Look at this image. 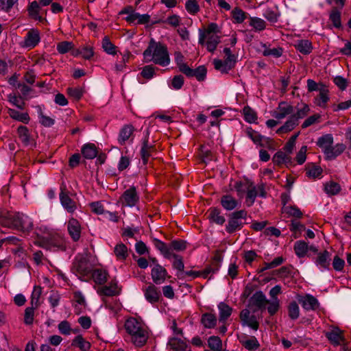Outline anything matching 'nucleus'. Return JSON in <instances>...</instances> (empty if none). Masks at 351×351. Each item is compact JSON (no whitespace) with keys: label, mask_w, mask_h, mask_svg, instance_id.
Returning <instances> with one entry per match:
<instances>
[{"label":"nucleus","mask_w":351,"mask_h":351,"mask_svg":"<svg viewBox=\"0 0 351 351\" xmlns=\"http://www.w3.org/2000/svg\"><path fill=\"white\" fill-rule=\"evenodd\" d=\"M143 57L146 62H154L161 66L170 64V56L165 45L151 39L148 47L144 51Z\"/></svg>","instance_id":"nucleus-1"},{"label":"nucleus","mask_w":351,"mask_h":351,"mask_svg":"<svg viewBox=\"0 0 351 351\" xmlns=\"http://www.w3.org/2000/svg\"><path fill=\"white\" fill-rule=\"evenodd\" d=\"M125 328L135 346L142 347L146 343L148 332L136 319L134 317L128 319L125 323Z\"/></svg>","instance_id":"nucleus-2"},{"label":"nucleus","mask_w":351,"mask_h":351,"mask_svg":"<svg viewBox=\"0 0 351 351\" xmlns=\"http://www.w3.org/2000/svg\"><path fill=\"white\" fill-rule=\"evenodd\" d=\"M155 247L160 252L163 256L167 259L171 258L173 254V250L176 252L184 251L186 248V242L183 240H173L169 245H167L165 242L155 239L154 240Z\"/></svg>","instance_id":"nucleus-3"},{"label":"nucleus","mask_w":351,"mask_h":351,"mask_svg":"<svg viewBox=\"0 0 351 351\" xmlns=\"http://www.w3.org/2000/svg\"><path fill=\"white\" fill-rule=\"evenodd\" d=\"M247 213L245 210H240L232 212L228 216V223L226 225V231L228 234H232L237 231L241 230L247 219Z\"/></svg>","instance_id":"nucleus-4"},{"label":"nucleus","mask_w":351,"mask_h":351,"mask_svg":"<svg viewBox=\"0 0 351 351\" xmlns=\"http://www.w3.org/2000/svg\"><path fill=\"white\" fill-rule=\"evenodd\" d=\"M11 219L13 226L18 230L29 232L32 229L33 223L31 219L23 213H16Z\"/></svg>","instance_id":"nucleus-5"},{"label":"nucleus","mask_w":351,"mask_h":351,"mask_svg":"<svg viewBox=\"0 0 351 351\" xmlns=\"http://www.w3.org/2000/svg\"><path fill=\"white\" fill-rule=\"evenodd\" d=\"M53 0H38L30 3L28 6L29 15L36 21H43L44 18L40 14L43 10L41 6H47L51 4Z\"/></svg>","instance_id":"nucleus-6"},{"label":"nucleus","mask_w":351,"mask_h":351,"mask_svg":"<svg viewBox=\"0 0 351 351\" xmlns=\"http://www.w3.org/2000/svg\"><path fill=\"white\" fill-rule=\"evenodd\" d=\"M73 269L79 274L86 276L91 272L93 266L86 256L77 255L73 262Z\"/></svg>","instance_id":"nucleus-7"},{"label":"nucleus","mask_w":351,"mask_h":351,"mask_svg":"<svg viewBox=\"0 0 351 351\" xmlns=\"http://www.w3.org/2000/svg\"><path fill=\"white\" fill-rule=\"evenodd\" d=\"M59 197L61 205L68 213H73L77 209L76 202L70 197L64 184H62L60 186Z\"/></svg>","instance_id":"nucleus-8"},{"label":"nucleus","mask_w":351,"mask_h":351,"mask_svg":"<svg viewBox=\"0 0 351 351\" xmlns=\"http://www.w3.org/2000/svg\"><path fill=\"white\" fill-rule=\"evenodd\" d=\"M149 130L147 129L144 132V137L142 139V147L141 149V156L143 165H147L152 154L155 151L153 145L149 143Z\"/></svg>","instance_id":"nucleus-9"},{"label":"nucleus","mask_w":351,"mask_h":351,"mask_svg":"<svg viewBox=\"0 0 351 351\" xmlns=\"http://www.w3.org/2000/svg\"><path fill=\"white\" fill-rule=\"evenodd\" d=\"M120 200L123 206L129 207L134 206L139 200L136 188L132 186L125 190L120 197Z\"/></svg>","instance_id":"nucleus-10"},{"label":"nucleus","mask_w":351,"mask_h":351,"mask_svg":"<svg viewBox=\"0 0 351 351\" xmlns=\"http://www.w3.org/2000/svg\"><path fill=\"white\" fill-rule=\"evenodd\" d=\"M239 317L243 326H248L254 330L258 329L259 322L256 317L251 314L248 308L243 309L240 312Z\"/></svg>","instance_id":"nucleus-11"},{"label":"nucleus","mask_w":351,"mask_h":351,"mask_svg":"<svg viewBox=\"0 0 351 351\" xmlns=\"http://www.w3.org/2000/svg\"><path fill=\"white\" fill-rule=\"evenodd\" d=\"M40 40L39 31L36 29H31L27 32L21 46L23 47L32 49L40 43Z\"/></svg>","instance_id":"nucleus-12"},{"label":"nucleus","mask_w":351,"mask_h":351,"mask_svg":"<svg viewBox=\"0 0 351 351\" xmlns=\"http://www.w3.org/2000/svg\"><path fill=\"white\" fill-rule=\"evenodd\" d=\"M299 303L306 311H315L319 307L317 299L311 294H306L304 296H298Z\"/></svg>","instance_id":"nucleus-13"},{"label":"nucleus","mask_w":351,"mask_h":351,"mask_svg":"<svg viewBox=\"0 0 351 351\" xmlns=\"http://www.w3.org/2000/svg\"><path fill=\"white\" fill-rule=\"evenodd\" d=\"M121 290V288L118 285L117 280L113 279L110 281L108 285H104L99 287L97 290V293L100 295L114 296L119 295Z\"/></svg>","instance_id":"nucleus-14"},{"label":"nucleus","mask_w":351,"mask_h":351,"mask_svg":"<svg viewBox=\"0 0 351 351\" xmlns=\"http://www.w3.org/2000/svg\"><path fill=\"white\" fill-rule=\"evenodd\" d=\"M67 230L72 240L78 241L81 237L82 226L75 218H71L66 223Z\"/></svg>","instance_id":"nucleus-15"},{"label":"nucleus","mask_w":351,"mask_h":351,"mask_svg":"<svg viewBox=\"0 0 351 351\" xmlns=\"http://www.w3.org/2000/svg\"><path fill=\"white\" fill-rule=\"evenodd\" d=\"M135 129L134 126L131 124H127L123 125L119 133L118 136V143L121 145H125L126 141H130V143L133 142L134 136L133 133L134 132Z\"/></svg>","instance_id":"nucleus-16"},{"label":"nucleus","mask_w":351,"mask_h":351,"mask_svg":"<svg viewBox=\"0 0 351 351\" xmlns=\"http://www.w3.org/2000/svg\"><path fill=\"white\" fill-rule=\"evenodd\" d=\"M293 112V106L287 102H280L276 110L272 113V116L278 120H281L291 115Z\"/></svg>","instance_id":"nucleus-17"},{"label":"nucleus","mask_w":351,"mask_h":351,"mask_svg":"<svg viewBox=\"0 0 351 351\" xmlns=\"http://www.w3.org/2000/svg\"><path fill=\"white\" fill-rule=\"evenodd\" d=\"M267 302L268 300H267L265 294L262 291H259L254 293L250 298L248 306H255L258 309H263L265 308Z\"/></svg>","instance_id":"nucleus-18"},{"label":"nucleus","mask_w":351,"mask_h":351,"mask_svg":"<svg viewBox=\"0 0 351 351\" xmlns=\"http://www.w3.org/2000/svg\"><path fill=\"white\" fill-rule=\"evenodd\" d=\"M330 256L331 254L327 250L317 254V256L315 259V263L322 271L329 269Z\"/></svg>","instance_id":"nucleus-19"},{"label":"nucleus","mask_w":351,"mask_h":351,"mask_svg":"<svg viewBox=\"0 0 351 351\" xmlns=\"http://www.w3.org/2000/svg\"><path fill=\"white\" fill-rule=\"evenodd\" d=\"M199 39L198 43L201 45H204L205 37L213 34H219L221 33V29L218 25L215 23H210L208 25L207 28L205 29H199Z\"/></svg>","instance_id":"nucleus-20"},{"label":"nucleus","mask_w":351,"mask_h":351,"mask_svg":"<svg viewBox=\"0 0 351 351\" xmlns=\"http://www.w3.org/2000/svg\"><path fill=\"white\" fill-rule=\"evenodd\" d=\"M167 347L171 351H191L186 341L178 337L169 338Z\"/></svg>","instance_id":"nucleus-21"},{"label":"nucleus","mask_w":351,"mask_h":351,"mask_svg":"<svg viewBox=\"0 0 351 351\" xmlns=\"http://www.w3.org/2000/svg\"><path fill=\"white\" fill-rule=\"evenodd\" d=\"M151 275L154 282L160 285L165 282L167 271L163 267L156 263L152 269Z\"/></svg>","instance_id":"nucleus-22"},{"label":"nucleus","mask_w":351,"mask_h":351,"mask_svg":"<svg viewBox=\"0 0 351 351\" xmlns=\"http://www.w3.org/2000/svg\"><path fill=\"white\" fill-rule=\"evenodd\" d=\"M326 337L334 346H339L344 341L343 331L339 328H335L326 333Z\"/></svg>","instance_id":"nucleus-23"},{"label":"nucleus","mask_w":351,"mask_h":351,"mask_svg":"<svg viewBox=\"0 0 351 351\" xmlns=\"http://www.w3.org/2000/svg\"><path fill=\"white\" fill-rule=\"evenodd\" d=\"M125 21L130 23L147 24L150 21V16L148 14H141L134 12L125 17Z\"/></svg>","instance_id":"nucleus-24"},{"label":"nucleus","mask_w":351,"mask_h":351,"mask_svg":"<svg viewBox=\"0 0 351 351\" xmlns=\"http://www.w3.org/2000/svg\"><path fill=\"white\" fill-rule=\"evenodd\" d=\"M206 71L204 66H199L195 69L189 67L184 74L189 77H195L198 81H203L206 77Z\"/></svg>","instance_id":"nucleus-25"},{"label":"nucleus","mask_w":351,"mask_h":351,"mask_svg":"<svg viewBox=\"0 0 351 351\" xmlns=\"http://www.w3.org/2000/svg\"><path fill=\"white\" fill-rule=\"evenodd\" d=\"M222 207L228 211H230L237 208L239 202L230 195H224L220 200Z\"/></svg>","instance_id":"nucleus-26"},{"label":"nucleus","mask_w":351,"mask_h":351,"mask_svg":"<svg viewBox=\"0 0 351 351\" xmlns=\"http://www.w3.org/2000/svg\"><path fill=\"white\" fill-rule=\"evenodd\" d=\"M221 42V36L219 34H213L205 37L204 45L210 52H214L219 43Z\"/></svg>","instance_id":"nucleus-27"},{"label":"nucleus","mask_w":351,"mask_h":351,"mask_svg":"<svg viewBox=\"0 0 351 351\" xmlns=\"http://www.w3.org/2000/svg\"><path fill=\"white\" fill-rule=\"evenodd\" d=\"M262 47L263 49V55L266 57H272L274 58H278L282 56L284 52L283 48L280 47L271 48L270 47L269 45H267V44H263Z\"/></svg>","instance_id":"nucleus-28"},{"label":"nucleus","mask_w":351,"mask_h":351,"mask_svg":"<svg viewBox=\"0 0 351 351\" xmlns=\"http://www.w3.org/2000/svg\"><path fill=\"white\" fill-rule=\"evenodd\" d=\"M146 300L150 303L157 302L159 300L160 293L154 285H149L144 291Z\"/></svg>","instance_id":"nucleus-29"},{"label":"nucleus","mask_w":351,"mask_h":351,"mask_svg":"<svg viewBox=\"0 0 351 351\" xmlns=\"http://www.w3.org/2000/svg\"><path fill=\"white\" fill-rule=\"evenodd\" d=\"M239 341L245 347V348L250 351H254L257 350L260 346L258 340L254 336L250 338H247L245 336H243L239 337Z\"/></svg>","instance_id":"nucleus-30"},{"label":"nucleus","mask_w":351,"mask_h":351,"mask_svg":"<svg viewBox=\"0 0 351 351\" xmlns=\"http://www.w3.org/2000/svg\"><path fill=\"white\" fill-rule=\"evenodd\" d=\"M209 220L218 225H223L226 221L225 217L221 215L220 209L213 207L208 210Z\"/></svg>","instance_id":"nucleus-31"},{"label":"nucleus","mask_w":351,"mask_h":351,"mask_svg":"<svg viewBox=\"0 0 351 351\" xmlns=\"http://www.w3.org/2000/svg\"><path fill=\"white\" fill-rule=\"evenodd\" d=\"M345 149L346 145L343 143H337L334 146L332 145L325 155L326 158L328 160L335 159L336 157L342 154Z\"/></svg>","instance_id":"nucleus-32"},{"label":"nucleus","mask_w":351,"mask_h":351,"mask_svg":"<svg viewBox=\"0 0 351 351\" xmlns=\"http://www.w3.org/2000/svg\"><path fill=\"white\" fill-rule=\"evenodd\" d=\"M329 90L326 86L322 87L319 91V95L315 98V104L321 107L325 108L327 102L329 101Z\"/></svg>","instance_id":"nucleus-33"},{"label":"nucleus","mask_w":351,"mask_h":351,"mask_svg":"<svg viewBox=\"0 0 351 351\" xmlns=\"http://www.w3.org/2000/svg\"><path fill=\"white\" fill-rule=\"evenodd\" d=\"M333 143V137L330 134H327L320 136L317 142V145L322 149L324 155L328 151L329 147Z\"/></svg>","instance_id":"nucleus-34"},{"label":"nucleus","mask_w":351,"mask_h":351,"mask_svg":"<svg viewBox=\"0 0 351 351\" xmlns=\"http://www.w3.org/2000/svg\"><path fill=\"white\" fill-rule=\"evenodd\" d=\"M219 322L225 323L232 313V308L225 302H220L218 304Z\"/></svg>","instance_id":"nucleus-35"},{"label":"nucleus","mask_w":351,"mask_h":351,"mask_svg":"<svg viewBox=\"0 0 351 351\" xmlns=\"http://www.w3.org/2000/svg\"><path fill=\"white\" fill-rule=\"evenodd\" d=\"M114 254L119 261H124L129 256L128 249L123 243L117 244L114 248Z\"/></svg>","instance_id":"nucleus-36"},{"label":"nucleus","mask_w":351,"mask_h":351,"mask_svg":"<svg viewBox=\"0 0 351 351\" xmlns=\"http://www.w3.org/2000/svg\"><path fill=\"white\" fill-rule=\"evenodd\" d=\"M71 346L78 348L81 351H89L91 345L81 335H79L73 339Z\"/></svg>","instance_id":"nucleus-37"},{"label":"nucleus","mask_w":351,"mask_h":351,"mask_svg":"<svg viewBox=\"0 0 351 351\" xmlns=\"http://www.w3.org/2000/svg\"><path fill=\"white\" fill-rule=\"evenodd\" d=\"M83 156L86 159H93L97 155V147L93 143L84 144L81 149Z\"/></svg>","instance_id":"nucleus-38"},{"label":"nucleus","mask_w":351,"mask_h":351,"mask_svg":"<svg viewBox=\"0 0 351 351\" xmlns=\"http://www.w3.org/2000/svg\"><path fill=\"white\" fill-rule=\"evenodd\" d=\"M8 113L12 119L23 123L27 124L30 120V117L27 112L21 113L14 109L8 108Z\"/></svg>","instance_id":"nucleus-39"},{"label":"nucleus","mask_w":351,"mask_h":351,"mask_svg":"<svg viewBox=\"0 0 351 351\" xmlns=\"http://www.w3.org/2000/svg\"><path fill=\"white\" fill-rule=\"evenodd\" d=\"M298 125V122L295 121V120L290 116L285 123L276 130V133L278 134L288 133L292 131Z\"/></svg>","instance_id":"nucleus-40"},{"label":"nucleus","mask_w":351,"mask_h":351,"mask_svg":"<svg viewBox=\"0 0 351 351\" xmlns=\"http://www.w3.org/2000/svg\"><path fill=\"white\" fill-rule=\"evenodd\" d=\"M74 56L80 55L83 58L89 60L90 59L93 55V49L90 45H83L77 49L73 52Z\"/></svg>","instance_id":"nucleus-41"},{"label":"nucleus","mask_w":351,"mask_h":351,"mask_svg":"<svg viewBox=\"0 0 351 351\" xmlns=\"http://www.w3.org/2000/svg\"><path fill=\"white\" fill-rule=\"evenodd\" d=\"M252 182L249 180H245L243 181L237 182L234 184V189L237 192L239 197H242L247 191L251 187Z\"/></svg>","instance_id":"nucleus-42"},{"label":"nucleus","mask_w":351,"mask_h":351,"mask_svg":"<svg viewBox=\"0 0 351 351\" xmlns=\"http://www.w3.org/2000/svg\"><path fill=\"white\" fill-rule=\"evenodd\" d=\"M295 47L298 51L304 55L309 54L313 49L311 43L308 40H298Z\"/></svg>","instance_id":"nucleus-43"},{"label":"nucleus","mask_w":351,"mask_h":351,"mask_svg":"<svg viewBox=\"0 0 351 351\" xmlns=\"http://www.w3.org/2000/svg\"><path fill=\"white\" fill-rule=\"evenodd\" d=\"M202 324L205 328H213L217 325V317L212 313H204L202 316Z\"/></svg>","instance_id":"nucleus-44"},{"label":"nucleus","mask_w":351,"mask_h":351,"mask_svg":"<svg viewBox=\"0 0 351 351\" xmlns=\"http://www.w3.org/2000/svg\"><path fill=\"white\" fill-rule=\"evenodd\" d=\"M213 64L216 70L220 71L223 73H227L234 66L226 60L223 62L219 59H215Z\"/></svg>","instance_id":"nucleus-45"},{"label":"nucleus","mask_w":351,"mask_h":351,"mask_svg":"<svg viewBox=\"0 0 351 351\" xmlns=\"http://www.w3.org/2000/svg\"><path fill=\"white\" fill-rule=\"evenodd\" d=\"M308 250V244L304 241H298L294 245V251L299 258L306 256Z\"/></svg>","instance_id":"nucleus-46"},{"label":"nucleus","mask_w":351,"mask_h":351,"mask_svg":"<svg viewBox=\"0 0 351 351\" xmlns=\"http://www.w3.org/2000/svg\"><path fill=\"white\" fill-rule=\"evenodd\" d=\"M17 134L23 144L27 145L30 143V134L26 126L20 125L17 129Z\"/></svg>","instance_id":"nucleus-47"},{"label":"nucleus","mask_w":351,"mask_h":351,"mask_svg":"<svg viewBox=\"0 0 351 351\" xmlns=\"http://www.w3.org/2000/svg\"><path fill=\"white\" fill-rule=\"evenodd\" d=\"M272 160L276 165H280L282 164L290 162L291 158L286 153L279 151L274 154Z\"/></svg>","instance_id":"nucleus-48"},{"label":"nucleus","mask_w":351,"mask_h":351,"mask_svg":"<svg viewBox=\"0 0 351 351\" xmlns=\"http://www.w3.org/2000/svg\"><path fill=\"white\" fill-rule=\"evenodd\" d=\"M94 281L99 285L104 284L107 280L108 273L105 270L95 269L93 274Z\"/></svg>","instance_id":"nucleus-49"},{"label":"nucleus","mask_w":351,"mask_h":351,"mask_svg":"<svg viewBox=\"0 0 351 351\" xmlns=\"http://www.w3.org/2000/svg\"><path fill=\"white\" fill-rule=\"evenodd\" d=\"M282 213L287 215L288 217H294L297 219L301 218L303 215V213L298 207L291 206H284Z\"/></svg>","instance_id":"nucleus-50"},{"label":"nucleus","mask_w":351,"mask_h":351,"mask_svg":"<svg viewBox=\"0 0 351 351\" xmlns=\"http://www.w3.org/2000/svg\"><path fill=\"white\" fill-rule=\"evenodd\" d=\"M246 194V204L250 207L254 203L255 199L258 195V190L254 183H252L251 187L247 191Z\"/></svg>","instance_id":"nucleus-51"},{"label":"nucleus","mask_w":351,"mask_h":351,"mask_svg":"<svg viewBox=\"0 0 351 351\" xmlns=\"http://www.w3.org/2000/svg\"><path fill=\"white\" fill-rule=\"evenodd\" d=\"M250 25L255 30L261 32L266 28V22L258 17H250Z\"/></svg>","instance_id":"nucleus-52"},{"label":"nucleus","mask_w":351,"mask_h":351,"mask_svg":"<svg viewBox=\"0 0 351 351\" xmlns=\"http://www.w3.org/2000/svg\"><path fill=\"white\" fill-rule=\"evenodd\" d=\"M310 108L307 104H303L300 108H298L295 113H292V117L295 121L299 123V120L304 118L309 112Z\"/></svg>","instance_id":"nucleus-53"},{"label":"nucleus","mask_w":351,"mask_h":351,"mask_svg":"<svg viewBox=\"0 0 351 351\" xmlns=\"http://www.w3.org/2000/svg\"><path fill=\"white\" fill-rule=\"evenodd\" d=\"M38 307L28 306L25 309L24 313V324L26 325H32L34 319V311Z\"/></svg>","instance_id":"nucleus-54"},{"label":"nucleus","mask_w":351,"mask_h":351,"mask_svg":"<svg viewBox=\"0 0 351 351\" xmlns=\"http://www.w3.org/2000/svg\"><path fill=\"white\" fill-rule=\"evenodd\" d=\"M263 16L271 24H274L278 21L280 13L274 11L271 9H267L263 13Z\"/></svg>","instance_id":"nucleus-55"},{"label":"nucleus","mask_w":351,"mask_h":351,"mask_svg":"<svg viewBox=\"0 0 351 351\" xmlns=\"http://www.w3.org/2000/svg\"><path fill=\"white\" fill-rule=\"evenodd\" d=\"M289 317L291 319H297L300 316V308L296 302H291L288 306Z\"/></svg>","instance_id":"nucleus-56"},{"label":"nucleus","mask_w":351,"mask_h":351,"mask_svg":"<svg viewBox=\"0 0 351 351\" xmlns=\"http://www.w3.org/2000/svg\"><path fill=\"white\" fill-rule=\"evenodd\" d=\"M245 120L248 123H254L257 119L256 112L249 106H245L243 109Z\"/></svg>","instance_id":"nucleus-57"},{"label":"nucleus","mask_w":351,"mask_h":351,"mask_svg":"<svg viewBox=\"0 0 351 351\" xmlns=\"http://www.w3.org/2000/svg\"><path fill=\"white\" fill-rule=\"evenodd\" d=\"M102 48L108 54L115 55L117 53L116 46L106 36L102 40Z\"/></svg>","instance_id":"nucleus-58"},{"label":"nucleus","mask_w":351,"mask_h":351,"mask_svg":"<svg viewBox=\"0 0 351 351\" xmlns=\"http://www.w3.org/2000/svg\"><path fill=\"white\" fill-rule=\"evenodd\" d=\"M73 300L76 304L75 305V308L76 310V313L80 314L81 313L80 308L78 307V306H84L86 305V301L84 296L82 295V293L80 291H75L73 294Z\"/></svg>","instance_id":"nucleus-59"},{"label":"nucleus","mask_w":351,"mask_h":351,"mask_svg":"<svg viewBox=\"0 0 351 351\" xmlns=\"http://www.w3.org/2000/svg\"><path fill=\"white\" fill-rule=\"evenodd\" d=\"M208 343L209 348L214 351H220L222 348V342L219 337L212 336L208 338Z\"/></svg>","instance_id":"nucleus-60"},{"label":"nucleus","mask_w":351,"mask_h":351,"mask_svg":"<svg viewBox=\"0 0 351 351\" xmlns=\"http://www.w3.org/2000/svg\"><path fill=\"white\" fill-rule=\"evenodd\" d=\"M42 293V289L39 286H35L31 295L30 304L34 307H38L39 299Z\"/></svg>","instance_id":"nucleus-61"},{"label":"nucleus","mask_w":351,"mask_h":351,"mask_svg":"<svg viewBox=\"0 0 351 351\" xmlns=\"http://www.w3.org/2000/svg\"><path fill=\"white\" fill-rule=\"evenodd\" d=\"M175 62L179 68V70L182 73H184L186 69H188L189 67L186 63L184 62V56L180 52H176L175 53Z\"/></svg>","instance_id":"nucleus-62"},{"label":"nucleus","mask_w":351,"mask_h":351,"mask_svg":"<svg viewBox=\"0 0 351 351\" xmlns=\"http://www.w3.org/2000/svg\"><path fill=\"white\" fill-rule=\"evenodd\" d=\"M185 8L189 14L193 15L199 11V6L197 0H186Z\"/></svg>","instance_id":"nucleus-63"},{"label":"nucleus","mask_w":351,"mask_h":351,"mask_svg":"<svg viewBox=\"0 0 351 351\" xmlns=\"http://www.w3.org/2000/svg\"><path fill=\"white\" fill-rule=\"evenodd\" d=\"M341 190L340 185L335 182H330L325 185V191L330 195L337 194Z\"/></svg>","instance_id":"nucleus-64"}]
</instances>
